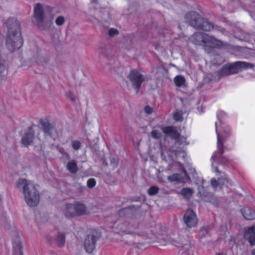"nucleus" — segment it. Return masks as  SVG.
<instances>
[{
  "label": "nucleus",
  "mask_w": 255,
  "mask_h": 255,
  "mask_svg": "<svg viewBox=\"0 0 255 255\" xmlns=\"http://www.w3.org/2000/svg\"><path fill=\"white\" fill-rule=\"evenodd\" d=\"M185 79L182 75H177L174 78V82L178 87H184L185 84Z\"/></svg>",
  "instance_id": "5701e85b"
},
{
  "label": "nucleus",
  "mask_w": 255,
  "mask_h": 255,
  "mask_svg": "<svg viewBox=\"0 0 255 255\" xmlns=\"http://www.w3.org/2000/svg\"><path fill=\"white\" fill-rule=\"evenodd\" d=\"M128 78L133 88L137 93L140 88L141 84L145 81V77L140 72L136 70H131Z\"/></svg>",
  "instance_id": "0eeeda50"
},
{
  "label": "nucleus",
  "mask_w": 255,
  "mask_h": 255,
  "mask_svg": "<svg viewBox=\"0 0 255 255\" xmlns=\"http://www.w3.org/2000/svg\"><path fill=\"white\" fill-rule=\"evenodd\" d=\"M67 170L72 173H76L78 170L77 163L74 160H70L66 165Z\"/></svg>",
  "instance_id": "4be33fe9"
},
{
  "label": "nucleus",
  "mask_w": 255,
  "mask_h": 255,
  "mask_svg": "<svg viewBox=\"0 0 255 255\" xmlns=\"http://www.w3.org/2000/svg\"><path fill=\"white\" fill-rule=\"evenodd\" d=\"M184 222L189 228L195 227L197 225L196 215L192 210H187L184 216Z\"/></svg>",
  "instance_id": "9d476101"
},
{
  "label": "nucleus",
  "mask_w": 255,
  "mask_h": 255,
  "mask_svg": "<svg viewBox=\"0 0 255 255\" xmlns=\"http://www.w3.org/2000/svg\"><path fill=\"white\" fill-rule=\"evenodd\" d=\"M211 184L213 188H217L218 186H222L225 185L226 186H229L232 185V183L226 177L220 178L218 181L215 179H212L211 180Z\"/></svg>",
  "instance_id": "f3484780"
},
{
  "label": "nucleus",
  "mask_w": 255,
  "mask_h": 255,
  "mask_svg": "<svg viewBox=\"0 0 255 255\" xmlns=\"http://www.w3.org/2000/svg\"><path fill=\"white\" fill-rule=\"evenodd\" d=\"M75 216H81L85 214L86 212V208L84 204L76 202L74 203Z\"/></svg>",
  "instance_id": "aec40b11"
},
{
  "label": "nucleus",
  "mask_w": 255,
  "mask_h": 255,
  "mask_svg": "<svg viewBox=\"0 0 255 255\" xmlns=\"http://www.w3.org/2000/svg\"><path fill=\"white\" fill-rule=\"evenodd\" d=\"M217 117L218 122L215 123V127L217 136V149L213 154L211 160L213 171L219 173L215 164H220L223 166H228L230 163V160L222 156V154L225 151L224 143L230 137L231 132L230 128L222 121V119L226 117V113L223 111H219L217 114Z\"/></svg>",
  "instance_id": "f257e3e1"
},
{
  "label": "nucleus",
  "mask_w": 255,
  "mask_h": 255,
  "mask_svg": "<svg viewBox=\"0 0 255 255\" xmlns=\"http://www.w3.org/2000/svg\"><path fill=\"white\" fill-rule=\"evenodd\" d=\"M161 130L167 135L175 136V137L179 135L178 133L173 127H162Z\"/></svg>",
  "instance_id": "412c9836"
},
{
  "label": "nucleus",
  "mask_w": 255,
  "mask_h": 255,
  "mask_svg": "<svg viewBox=\"0 0 255 255\" xmlns=\"http://www.w3.org/2000/svg\"><path fill=\"white\" fill-rule=\"evenodd\" d=\"M65 19L62 16H58L56 20V23L58 25H61L64 22Z\"/></svg>",
  "instance_id": "473e14b6"
},
{
  "label": "nucleus",
  "mask_w": 255,
  "mask_h": 255,
  "mask_svg": "<svg viewBox=\"0 0 255 255\" xmlns=\"http://www.w3.org/2000/svg\"><path fill=\"white\" fill-rule=\"evenodd\" d=\"M111 163H114V161H113V159L111 160Z\"/></svg>",
  "instance_id": "37998d69"
},
{
  "label": "nucleus",
  "mask_w": 255,
  "mask_h": 255,
  "mask_svg": "<svg viewBox=\"0 0 255 255\" xmlns=\"http://www.w3.org/2000/svg\"><path fill=\"white\" fill-rule=\"evenodd\" d=\"M87 186L89 188H93L96 185V181L94 178L89 179L87 182Z\"/></svg>",
  "instance_id": "7c9ffc66"
},
{
  "label": "nucleus",
  "mask_w": 255,
  "mask_h": 255,
  "mask_svg": "<svg viewBox=\"0 0 255 255\" xmlns=\"http://www.w3.org/2000/svg\"><path fill=\"white\" fill-rule=\"evenodd\" d=\"M171 244L175 246L179 247V243L177 242H176L175 241H173L171 242Z\"/></svg>",
  "instance_id": "58836bf2"
},
{
  "label": "nucleus",
  "mask_w": 255,
  "mask_h": 255,
  "mask_svg": "<svg viewBox=\"0 0 255 255\" xmlns=\"http://www.w3.org/2000/svg\"><path fill=\"white\" fill-rule=\"evenodd\" d=\"M253 67V66L251 63L246 62L237 61L225 65L218 71V74L219 77H222Z\"/></svg>",
  "instance_id": "423d86ee"
},
{
  "label": "nucleus",
  "mask_w": 255,
  "mask_h": 255,
  "mask_svg": "<svg viewBox=\"0 0 255 255\" xmlns=\"http://www.w3.org/2000/svg\"><path fill=\"white\" fill-rule=\"evenodd\" d=\"M193 191L190 188H184L180 191V194L186 199H189L192 195Z\"/></svg>",
  "instance_id": "b1692460"
},
{
  "label": "nucleus",
  "mask_w": 255,
  "mask_h": 255,
  "mask_svg": "<svg viewBox=\"0 0 255 255\" xmlns=\"http://www.w3.org/2000/svg\"><path fill=\"white\" fill-rule=\"evenodd\" d=\"M144 112L147 114H150L153 112V109L151 107L147 106L144 108Z\"/></svg>",
  "instance_id": "c9c22d12"
},
{
  "label": "nucleus",
  "mask_w": 255,
  "mask_h": 255,
  "mask_svg": "<svg viewBox=\"0 0 255 255\" xmlns=\"http://www.w3.org/2000/svg\"><path fill=\"white\" fill-rule=\"evenodd\" d=\"M12 243L14 255H22L21 245L19 236L16 235Z\"/></svg>",
  "instance_id": "6ab92c4d"
},
{
  "label": "nucleus",
  "mask_w": 255,
  "mask_h": 255,
  "mask_svg": "<svg viewBox=\"0 0 255 255\" xmlns=\"http://www.w3.org/2000/svg\"><path fill=\"white\" fill-rule=\"evenodd\" d=\"M186 139L184 137H180L179 138L177 142L179 145H187V143L186 142Z\"/></svg>",
  "instance_id": "72a5a7b5"
},
{
  "label": "nucleus",
  "mask_w": 255,
  "mask_h": 255,
  "mask_svg": "<svg viewBox=\"0 0 255 255\" xmlns=\"http://www.w3.org/2000/svg\"><path fill=\"white\" fill-rule=\"evenodd\" d=\"M244 237L252 246L255 245V224L245 229Z\"/></svg>",
  "instance_id": "4468645a"
},
{
  "label": "nucleus",
  "mask_w": 255,
  "mask_h": 255,
  "mask_svg": "<svg viewBox=\"0 0 255 255\" xmlns=\"http://www.w3.org/2000/svg\"><path fill=\"white\" fill-rule=\"evenodd\" d=\"M183 175L179 174H173L168 177V180L170 182H185L189 179L187 172L184 169L183 170Z\"/></svg>",
  "instance_id": "2eb2a0df"
},
{
  "label": "nucleus",
  "mask_w": 255,
  "mask_h": 255,
  "mask_svg": "<svg viewBox=\"0 0 255 255\" xmlns=\"http://www.w3.org/2000/svg\"><path fill=\"white\" fill-rule=\"evenodd\" d=\"M38 135H39V133H38ZM34 138H35V137H34ZM35 138L37 139V140H36V142L33 143L37 144H40L41 143V141L40 138L38 137V135H37V137H35Z\"/></svg>",
  "instance_id": "4c0bfd02"
},
{
  "label": "nucleus",
  "mask_w": 255,
  "mask_h": 255,
  "mask_svg": "<svg viewBox=\"0 0 255 255\" xmlns=\"http://www.w3.org/2000/svg\"><path fill=\"white\" fill-rule=\"evenodd\" d=\"M57 149L59 152L63 156V157H65L67 158H69V155L67 152H66L63 148L61 147H58Z\"/></svg>",
  "instance_id": "2f4dec72"
},
{
  "label": "nucleus",
  "mask_w": 255,
  "mask_h": 255,
  "mask_svg": "<svg viewBox=\"0 0 255 255\" xmlns=\"http://www.w3.org/2000/svg\"><path fill=\"white\" fill-rule=\"evenodd\" d=\"M161 157L165 161L172 160L173 154L176 157H182L183 158H185L186 156L185 150L184 147L178 149L176 150L173 151L170 149H169L165 146H161Z\"/></svg>",
  "instance_id": "6e6552de"
},
{
  "label": "nucleus",
  "mask_w": 255,
  "mask_h": 255,
  "mask_svg": "<svg viewBox=\"0 0 255 255\" xmlns=\"http://www.w3.org/2000/svg\"><path fill=\"white\" fill-rule=\"evenodd\" d=\"M220 255V254H218V255Z\"/></svg>",
  "instance_id": "c03bdc74"
},
{
  "label": "nucleus",
  "mask_w": 255,
  "mask_h": 255,
  "mask_svg": "<svg viewBox=\"0 0 255 255\" xmlns=\"http://www.w3.org/2000/svg\"><path fill=\"white\" fill-rule=\"evenodd\" d=\"M71 144L73 149L75 150H79L81 146V143L80 141L76 140H73L71 141Z\"/></svg>",
  "instance_id": "bb28decb"
},
{
  "label": "nucleus",
  "mask_w": 255,
  "mask_h": 255,
  "mask_svg": "<svg viewBox=\"0 0 255 255\" xmlns=\"http://www.w3.org/2000/svg\"><path fill=\"white\" fill-rule=\"evenodd\" d=\"M56 242L59 247H63L65 244V236L63 234L60 233L57 235Z\"/></svg>",
  "instance_id": "393cba45"
},
{
  "label": "nucleus",
  "mask_w": 255,
  "mask_h": 255,
  "mask_svg": "<svg viewBox=\"0 0 255 255\" xmlns=\"http://www.w3.org/2000/svg\"><path fill=\"white\" fill-rule=\"evenodd\" d=\"M45 8L42 6L37 3L34 7V17L38 23L39 26L42 24L45 18Z\"/></svg>",
  "instance_id": "9b49d317"
},
{
  "label": "nucleus",
  "mask_w": 255,
  "mask_h": 255,
  "mask_svg": "<svg viewBox=\"0 0 255 255\" xmlns=\"http://www.w3.org/2000/svg\"><path fill=\"white\" fill-rule=\"evenodd\" d=\"M204 187L203 186H199L198 188L199 193L200 196L203 198L205 197L207 195V193L205 192L204 191Z\"/></svg>",
  "instance_id": "c756f323"
},
{
  "label": "nucleus",
  "mask_w": 255,
  "mask_h": 255,
  "mask_svg": "<svg viewBox=\"0 0 255 255\" xmlns=\"http://www.w3.org/2000/svg\"><path fill=\"white\" fill-rule=\"evenodd\" d=\"M36 127H34L33 128L31 127L28 129V131L24 135V136L22 138V143L25 145L27 146L29 145L32 142H36V138H34V132L36 130Z\"/></svg>",
  "instance_id": "f8f14e48"
},
{
  "label": "nucleus",
  "mask_w": 255,
  "mask_h": 255,
  "mask_svg": "<svg viewBox=\"0 0 255 255\" xmlns=\"http://www.w3.org/2000/svg\"><path fill=\"white\" fill-rule=\"evenodd\" d=\"M67 97L71 101H74L75 100V97L71 92H68L66 94Z\"/></svg>",
  "instance_id": "f704fd0d"
},
{
  "label": "nucleus",
  "mask_w": 255,
  "mask_h": 255,
  "mask_svg": "<svg viewBox=\"0 0 255 255\" xmlns=\"http://www.w3.org/2000/svg\"><path fill=\"white\" fill-rule=\"evenodd\" d=\"M18 187L23 186L24 200L29 207L37 206L39 202V193L38 185H34L25 179H19L17 183Z\"/></svg>",
  "instance_id": "7ed1b4c3"
},
{
  "label": "nucleus",
  "mask_w": 255,
  "mask_h": 255,
  "mask_svg": "<svg viewBox=\"0 0 255 255\" xmlns=\"http://www.w3.org/2000/svg\"><path fill=\"white\" fill-rule=\"evenodd\" d=\"M158 181L159 182H163V180H162V179H160L159 177H158Z\"/></svg>",
  "instance_id": "a19ab883"
},
{
  "label": "nucleus",
  "mask_w": 255,
  "mask_h": 255,
  "mask_svg": "<svg viewBox=\"0 0 255 255\" xmlns=\"http://www.w3.org/2000/svg\"><path fill=\"white\" fill-rule=\"evenodd\" d=\"M182 113L181 111H176L173 115V118L177 122L181 121L182 120Z\"/></svg>",
  "instance_id": "c85d7f7f"
},
{
  "label": "nucleus",
  "mask_w": 255,
  "mask_h": 255,
  "mask_svg": "<svg viewBox=\"0 0 255 255\" xmlns=\"http://www.w3.org/2000/svg\"><path fill=\"white\" fill-rule=\"evenodd\" d=\"M215 205L216 206H218V204L217 203H216V204H215Z\"/></svg>",
  "instance_id": "79ce46f5"
},
{
  "label": "nucleus",
  "mask_w": 255,
  "mask_h": 255,
  "mask_svg": "<svg viewBox=\"0 0 255 255\" xmlns=\"http://www.w3.org/2000/svg\"><path fill=\"white\" fill-rule=\"evenodd\" d=\"M97 237L94 235H89L85 239L84 247L88 253H92L95 248Z\"/></svg>",
  "instance_id": "ddd939ff"
},
{
  "label": "nucleus",
  "mask_w": 255,
  "mask_h": 255,
  "mask_svg": "<svg viewBox=\"0 0 255 255\" xmlns=\"http://www.w3.org/2000/svg\"><path fill=\"white\" fill-rule=\"evenodd\" d=\"M185 19L190 25L197 29H201L205 31L215 30L221 31L223 33L225 31L224 29L221 28L217 25L213 26L208 20L202 18L198 13L194 11L188 12L185 15Z\"/></svg>",
  "instance_id": "20e7f679"
},
{
  "label": "nucleus",
  "mask_w": 255,
  "mask_h": 255,
  "mask_svg": "<svg viewBox=\"0 0 255 255\" xmlns=\"http://www.w3.org/2000/svg\"><path fill=\"white\" fill-rule=\"evenodd\" d=\"M63 214L66 218H72L75 216L74 204H67L61 208Z\"/></svg>",
  "instance_id": "dca6fc26"
},
{
  "label": "nucleus",
  "mask_w": 255,
  "mask_h": 255,
  "mask_svg": "<svg viewBox=\"0 0 255 255\" xmlns=\"http://www.w3.org/2000/svg\"><path fill=\"white\" fill-rule=\"evenodd\" d=\"M241 212L244 218L247 220L255 219V211L249 207H244Z\"/></svg>",
  "instance_id": "a211bd4d"
},
{
  "label": "nucleus",
  "mask_w": 255,
  "mask_h": 255,
  "mask_svg": "<svg viewBox=\"0 0 255 255\" xmlns=\"http://www.w3.org/2000/svg\"><path fill=\"white\" fill-rule=\"evenodd\" d=\"M151 136L154 139H159L161 137L160 130L154 129L151 132Z\"/></svg>",
  "instance_id": "a878e982"
},
{
  "label": "nucleus",
  "mask_w": 255,
  "mask_h": 255,
  "mask_svg": "<svg viewBox=\"0 0 255 255\" xmlns=\"http://www.w3.org/2000/svg\"><path fill=\"white\" fill-rule=\"evenodd\" d=\"M118 33V30L115 28H111L109 31V34L110 36H114Z\"/></svg>",
  "instance_id": "e433bc0d"
},
{
  "label": "nucleus",
  "mask_w": 255,
  "mask_h": 255,
  "mask_svg": "<svg viewBox=\"0 0 255 255\" xmlns=\"http://www.w3.org/2000/svg\"><path fill=\"white\" fill-rule=\"evenodd\" d=\"M252 254L253 255H255V249L253 250L252 251Z\"/></svg>",
  "instance_id": "ea45409f"
},
{
  "label": "nucleus",
  "mask_w": 255,
  "mask_h": 255,
  "mask_svg": "<svg viewBox=\"0 0 255 255\" xmlns=\"http://www.w3.org/2000/svg\"><path fill=\"white\" fill-rule=\"evenodd\" d=\"M39 124L46 137L49 136L54 140L58 137V133L55 128L46 119L39 120Z\"/></svg>",
  "instance_id": "1a4fd4ad"
},
{
  "label": "nucleus",
  "mask_w": 255,
  "mask_h": 255,
  "mask_svg": "<svg viewBox=\"0 0 255 255\" xmlns=\"http://www.w3.org/2000/svg\"><path fill=\"white\" fill-rule=\"evenodd\" d=\"M6 25L8 32L6 40V46L8 50L14 52L20 48L23 44V40L19 21L13 18L7 19Z\"/></svg>",
  "instance_id": "f03ea898"
},
{
  "label": "nucleus",
  "mask_w": 255,
  "mask_h": 255,
  "mask_svg": "<svg viewBox=\"0 0 255 255\" xmlns=\"http://www.w3.org/2000/svg\"><path fill=\"white\" fill-rule=\"evenodd\" d=\"M159 188L155 186H151L148 190L147 193L150 195H154L156 194L159 191Z\"/></svg>",
  "instance_id": "cd10ccee"
},
{
  "label": "nucleus",
  "mask_w": 255,
  "mask_h": 255,
  "mask_svg": "<svg viewBox=\"0 0 255 255\" xmlns=\"http://www.w3.org/2000/svg\"><path fill=\"white\" fill-rule=\"evenodd\" d=\"M190 41L197 45H202L206 48L220 47L223 45L222 41L218 40L213 36L204 34L202 32H197L193 34L190 38Z\"/></svg>",
  "instance_id": "39448f33"
}]
</instances>
